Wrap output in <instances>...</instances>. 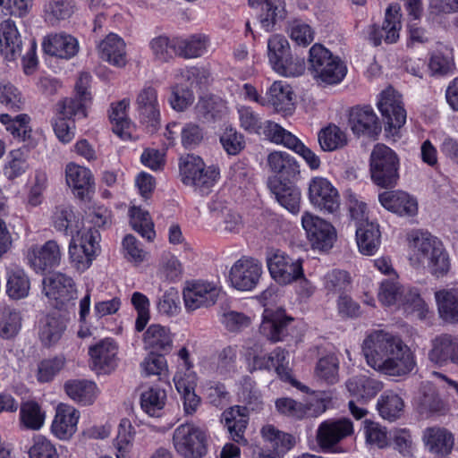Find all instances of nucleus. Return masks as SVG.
<instances>
[{
	"mask_svg": "<svg viewBox=\"0 0 458 458\" xmlns=\"http://www.w3.org/2000/svg\"><path fill=\"white\" fill-rule=\"evenodd\" d=\"M400 160L397 154L385 144L374 146L369 158V172L372 181L386 188L396 183L399 178Z\"/></svg>",
	"mask_w": 458,
	"mask_h": 458,
	"instance_id": "nucleus-5",
	"label": "nucleus"
},
{
	"mask_svg": "<svg viewBox=\"0 0 458 458\" xmlns=\"http://www.w3.org/2000/svg\"><path fill=\"white\" fill-rule=\"evenodd\" d=\"M0 105L15 112L22 109L24 105L21 92L5 79H0Z\"/></svg>",
	"mask_w": 458,
	"mask_h": 458,
	"instance_id": "nucleus-63",
	"label": "nucleus"
},
{
	"mask_svg": "<svg viewBox=\"0 0 458 458\" xmlns=\"http://www.w3.org/2000/svg\"><path fill=\"white\" fill-rule=\"evenodd\" d=\"M172 440L174 450L183 458H202L207 454L208 435L192 423L179 425L174 430Z\"/></svg>",
	"mask_w": 458,
	"mask_h": 458,
	"instance_id": "nucleus-7",
	"label": "nucleus"
},
{
	"mask_svg": "<svg viewBox=\"0 0 458 458\" xmlns=\"http://www.w3.org/2000/svg\"><path fill=\"white\" fill-rule=\"evenodd\" d=\"M143 343L151 352H166L172 347L173 338L167 327L153 324L144 333Z\"/></svg>",
	"mask_w": 458,
	"mask_h": 458,
	"instance_id": "nucleus-43",
	"label": "nucleus"
},
{
	"mask_svg": "<svg viewBox=\"0 0 458 458\" xmlns=\"http://www.w3.org/2000/svg\"><path fill=\"white\" fill-rule=\"evenodd\" d=\"M136 105L140 121L152 131H156L160 123V106L157 89L152 86L144 87L137 96Z\"/></svg>",
	"mask_w": 458,
	"mask_h": 458,
	"instance_id": "nucleus-26",
	"label": "nucleus"
},
{
	"mask_svg": "<svg viewBox=\"0 0 458 458\" xmlns=\"http://www.w3.org/2000/svg\"><path fill=\"white\" fill-rule=\"evenodd\" d=\"M180 173L184 184L192 186L204 193L216 182L219 171L216 166H206L203 160L195 155L181 158Z\"/></svg>",
	"mask_w": 458,
	"mask_h": 458,
	"instance_id": "nucleus-9",
	"label": "nucleus"
},
{
	"mask_svg": "<svg viewBox=\"0 0 458 458\" xmlns=\"http://www.w3.org/2000/svg\"><path fill=\"white\" fill-rule=\"evenodd\" d=\"M318 140L322 150L335 151L347 144V135L338 126L330 124L319 131Z\"/></svg>",
	"mask_w": 458,
	"mask_h": 458,
	"instance_id": "nucleus-53",
	"label": "nucleus"
},
{
	"mask_svg": "<svg viewBox=\"0 0 458 458\" xmlns=\"http://www.w3.org/2000/svg\"><path fill=\"white\" fill-rule=\"evenodd\" d=\"M428 360L438 365L454 364L458 366V336L443 334L431 341V348L428 353Z\"/></svg>",
	"mask_w": 458,
	"mask_h": 458,
	"instance_id": "nucleus-24",
	"label": "nucleus"
},
{
	"mask_svg": "<svg viewBox=\"0 0 458 458\" xmlns=\"http://www.w3.org/2000/svg\"><path fill=\"white\" fill-rule=\"evenodd\" d=\"M264 5L265 9L260 14L259 22L262 29L269 32L277 21L285 18V3L283 0H271Z\"/></svg>",
	"mask_w": 458,
	"mask_h": 458,
	"instance_id": "nucleus-59",
	"label": "nucleus"
},
{
	"mask_svg": "<svg viewBox=\"0 0 458 458\" xmlns=\"http://www.w3.org/2000/svg\"><path fill=\"white\" fill-rule=\"evenodd\" d=\"M362 352L369 367L388 376L407 375L416 364L410 347L384 330L370 333L363 341Z\"/></svg>",
	"mask_w": 458,
	"mask_h": 458,
	"instance_id": "nucleus-1",
	"label": "nucleus"
},
{
	"mask_svg": "<svg viewBox=\"0 0 458 458\" xmlns=\"http://www.w3.org/2000/svg\"><path fill=\"white\" fill-rule=\"evenodd\" d=\"M270 169L277 174L291 176L298 172L299 165L290 154L284 151H274L267 157Z\"/></svg>",
	"mask_w": 458,
	"mask_h": 458,
	"instance_id": "nucleus-61",
	"label": "nucleus"
},
{
	"mask_svg": "<svg viewBox=\"0 0 458 458\" xmlns=\"http://www.w3.org/2000/svg\"><path fill=\"white\" fill-rule=\"evenodd\" d=\"M208 47V39L202 34L177 38V55L186 59L201 56L207 52Z\"/></svg>",
	"mask_w": 458,
	"mask_h": 458,
	"instance_id": "nucleus-50",
	"label": "nucleus"
},
{
	"mask_svg": "<svg viewBox=\"0 0 458 458\" xmlns=\"http://www.w3.org/2000/svg\"><path fill=\"white\" fill-rule=\"evenodd\" d=\"M149 48L155 59L167 62L177 55V38H170L166 36H157L149 41Z\"/></svg>",
	"mask_w": 458,
	"mask_h": 458,
	"instance_id": "nucleus-64",
	"label": "nucleus"
},
{
	"mask_svg": "<svg viewBox=\"0 0 458 458\" xmlns=\"http://www.w3.org/2000/svg\"><path fill=\"white\" fill-rule=\"evenodd\" d=\"M67 395L81 405H91L99 394L96 383L89 380H71L65 383Z\"/></svg>",
	"mask_w": 458,
	"mask_h": 458,
	"instance_id": "nucleus-38",
	"label": "nucleus"
},
{
	"mask_svg": "<svg viewBox=\"0 0 458 458\" xmlns=\"http://www.w3.org/2000/svg\"><path fill=\"white\" fill-rule=\"evenodd\" d=\"M21 328V316L10 307L0 310V337L5 340L14 338Z\"/></svg>",
	"mask_w": 458,
	"mask_h": 458,
	"instance_id": "nucleus-55",
	"label": "nucleus"
},
{
	"mask_svg": "<svg viewBox=\"0 0 458 458\" xmlns=\"http://www.w3.org/2000/svg\"><path fill=\"white\" fill-rule=\"evenodd\" d=\"M87 115L83 111V104L74 99H64L58 105V115L54 122L56 137L64 143L70 142L75 136V124L72 118H83Z\"/></svg>",
	"mask_w": 458,
	"mask_h": 458,
	"instance_id": "nucleus-17",
	"label": "nucleus"
},
{
	"mask_svg": "<svg viewBox=\"0 0 458 458\" xmlns=\"http://www.w3.org/2000/svg\"><path fill=\"white\" fill-rule=\"evenodd\" d=\"M46 54L56 58L69 60L79 51V42L73 36L65 32L52 33L46 36L42 42Z\"/></svg>",
	"mask_w": 458,
	"mask_h": 458,
	"instance_id": "nucleus-28",
	"label": "nucleus"
},
{
	"mask_svg": "<svg viewBox=\"0 0 458 458\" xmlns=\"http://www.w3.org/2000/svg\"><path fill=\"white\" fill-rule=\"evenodd\" d=\"M253 356V368L255 369H275L276 374L284 380H292L287 360V352L281 348H276L268 356H259L256 351L249 353Z\"/></svg>",
	"mask_w": 458,
	"mask_h": 458,
	"instance_id": "nucleus-33",
	"label": "nucleus"
},
{
	"mask_svg": "<svg viewBox=\"0 0 458 458\" xmlns=\"http://www.w3.org/2000/svg\"><path fill=\"white\" fill-rule=\"evenodd\" d=\"M262 439L268 444L266 448L274 451L287 453L295 445L294 437L285 432L277 429L272 424H266L260 429Z\"/></svg>",
	"mask_w": 458,
	"mask_h": 458,
	"instance_id": "nucleus-47",
	"label": "nucleus"
},
{
	"mask_svg": "<svg viewBox=\"0 0 458 458\" xmlns=\"http://www.w3.org/2000/svg\"><path fill=\"white\" fill-rule=\"evenodd\" d=\"M99 233L97 230H83L72 235L69 245V257L73 267L83 272L96 258L99 249Z\"/></svg>",
	"mask_w": 458,
	"mask_h": 458,
	"instance_id": "nucleus-12",
	"label": "nucleus"
},
{
	"mask_svg": "<svg viewBox=\"0 0 458 458\" xmlns=\"http://www.w3.org/2000/svg\"><path fill=\"white\" fill-rule=\"evenodd\" d=\"M407 240L409 259L413 267H427L437 277L449 271V256L437 237L427 231L414 230Z\"/></svg>",
	"mask_w": 458,
	"mask_h": 458,
	"instance_id": "nucleus-2",
	"label": "nucleus"
},
{
	"mask_svg": "<svg viewBox=\"0 0 458 458\" xmlns=\"http://www.w3.org/2000/svg\"><path fill=\"white\" fill-rule=\"evenodd\" d=\"M29 168L27 150L21 148L9 152L4 166V174L9 180L21 176Z\"/></svg>",
	"mask_w": 458,
	"mask_h": 458,
	"instance_id": "nucleus-58",
	"label": "nucleus"
},
{
	"mask_svg": "<svg viewBox=\"0 0 458 458\" xmlns=\"http://www.w3.org/2000/svg\"><path fill=\"white\" fill-rule=\"evenodd\" d=\"M219 293V287L213 282L204 280L187 282L182 292L185 309L193 311L212 306L216 302Z\"/></svg>",
	"mask_w": 458,
	"mask_h": 458,
	"instance_id": "nucleus-16",
	"label": "nucleus"
},
{
	"mask_svg": "<svg viewBox=\"0 0 458 458\" xmlns=\"http://www.w3.org/2000/svg\"><path fill=\"white\" fill-rule=\"evenodd\" d=\"M356 242L360 252L366 256L374 255L381 243V233L377 223L356 227Z\"/></svg>",
	"mask_w": 458,
	"mask_h": 458,
	"instance_id": "nucleus-40",
	"label": "nucleus"
},
{
	"mask_svg": "<svg viewBox=\"0 0 458 458\" xmlns=\"http://www.w3.org/2000/svg\"><path fill=\"white\" fill-rule=\"evenodd\" d=\"M178 357L181 360V369L174 377L175 388L182 401L183 411L188 415L194 414L200 405V397L195 393L197 386V375L191 370L192 363L190 360V353L186 348H182L178 352Z\"/></svg>",
	"mask_w": 458,
	"mask_h": 458,
	"instance_id": "nucleus-8",
	"label": "nucleus"
},
{
	"mask_svg": "<svg viewBox=\"0 0 458 458\" xmlns=\"http://www.w3.org/2000/svg\"><path fill=\"white\" fill-rule=\"evenodd\" d=\"M423 442L430 453L448 454L454 446V437L445 428H428L423 433Z\"/></svg>",
	"mask_w": 458,
	"mask_h": 458,
	"instance_id": "nucleus-37",
	"label": "nucleus"
},
{
	"mask_svg": "<svg viewBox=\"0 0 458 458\" xmlns=\"http://www.w3.org/2000/svg\"><path fill=\"white\" fill-rule=\"evenodd\" d=\"M66 183L80 199H84L93 186V175L89 169L75 163L65 167Z\"/></svg>",
	"mask_w": 458,
	"mask_h": 458,
	"instance_id": "nucleus-34",
	"label": "nucleus"
},
{
	"mask_svg": "<svg viewBox=\"0 0 458 458\" xmlns=\"http://www.w3.org/2000/svg\"><path fill=\"white\" fill-rule=\"evenodd\" d=\"M292 318H286L281 311L273 312L265 310L259 332L271 342H278L286 335V327Z\"/></svg>",
	"mask_w": 458,
	"mask_h": 458,
	"instance_id": "nucleus-36",
	"label": "nucleus"
},
{
	"mask_svg": "<svg viewBox=\"0 0 458 458\" xmlns=\"http://www.w3.org/2000/svg\"><path fill=\"white\" fill-rule=\"evenodd\" d=\"M99 57L116 67L126 64V45L124 40L114 33L108 34L98 45Z\"/></svg>",
	"mask_w": 458,
	"mask_h": 458,
	"instance_id": "nucleus-32",
	"label": "nucleus"
},
{
	"mask_svg": "<svg viewBox=\"0 0 458 458\" xmlns=\"http://www.w3.org/2000/svg\"><path fill=\"white\" fill-rule=\"evenodd\" d=\"M403 398L393 390L385 391L377 400V409L379 415L386 420L394 421L399 419L403 411Z\"/></svg>",
	"mask_w": 458,
	"mask_h": 458,
	"instance_id": "nucleus-46",
	"label": "nucleus"
},
{
	"mask_svg": "<svg viewBox=\"0 0 458 458\" xmlns=\"http://www.w3.org/2000/svg\"><path fill=\"white\" fill-rule=\"evenodd\" d=\"M346 387L352 396L367 403L382 390L383 383L375 377L361 374L351 377L346 382Z\"/></svg>",
	"mask_w": 458,
	"mask_h": 458,
	"instance_id": "nucleus-35",
	"label": "nucleus"
},
{
	"mask_svg": "<svg viewBox=\"0 0 458 458\" xmlns=\"http://www.w3.org/2000/svg\"><path fill=\"white\" fill-rule=\"evenodd\" d=\"M377 297L382 305L402 309L420 319L426 318L428 307L416 288L403 287L394 276L383 280Z\"/></svg>",
	"mask_w": 458,
	"mask_h": 458,
	"instance_id": "nucleus-3",
	"label": "nucleus"
},
{
	"mask_svg": "<svg viewBox=\"0 0 458 458\" xmlns=\"http://www.w3.org/2000/svg\"><path fill=\"white\" fill-rule=\"evenodd\" d=\"M26 258L34 271L42 273L59 265L62 251L55 241H47L44 245L30 248Z\"/></svg>",
	"mask_w": 458,
	"mask_h": 458,
	"instance_id": "nucleus-23",
	"label": "nucleus"
},
{
	"mask_svg": "<svg viewBox=\"0 0 458 458\" xmlns=\"http://www.w3.org/2000/svg\"><path fill=\"white\" fill-rule=\"evenodd\" d=\"M259 135H263L271 142L284 145L290 148L293 142H296V136L284 129L278 123L272 121H265L262 124Z\"/></svg>",
	"mask_w": 458,
	"mask_h": 458,
	"instance_id": "nucleus-60",
	"label": "nucleus"
},
{
	"mask_svg": "<svg viewBox=\"0 0 458 458\" xmlns=\"http://www.w3.org/2000/svg\"><path fill=\"white\" fill-rule=\"evenodd\" d=\"M435 298L440 317L447 322H458V288L437 291Z\"/></svg>",
	"mask_w": 458,
	"mask_h": 458,
	"instance_id": "nucleus-45",
	"label": "nucleus"
},
{
	"mask_svg": "<svg viewBox=\"0 0 458 458\" xmlns=\"http://www.w3.org/2000/svg\"><path fill=\"white\" fill-rule=\"evenodd\" d=\"M30 116L21 114L12 117L8 114H0V123L5 126L6 131H10L14 138L26 141L30 137L31 130L29 127Z\"/></svg>",
	"mask_w": 458,
	"mask_h": 458,
	"instance_id": "nucleus-57",
	"label": "nucleus"
},
{
	"mask_svg": "<svg viewBox=\"0 0 458 458\" xmlns=\"http://www.w3.org/2000/svg\"><path fill=\"white\" fill-rule=\"evenodd\" d=\"M262 274L263 267L259 259L243 256L231 267L229 280L233 288L250 292L257 287Z\"/></svg>",
	"mask_w": 458,
	"mask_h": 458,
	"instance_id": "nucleus-14",
	"label": "nucleus"
},
{
	"mask_svg": "<svg viewBox=\"0 0 458 458\" xmlns=\"http://www.w3.org/2000/svg\"><path fill=\"white\" fill-rule=\"evenodd\" d=\"M166 394L159 387L149 386L142 390L140 403L143 411L151 417H159L165 407Z\"/></svg>",
	"mask_w": 458,
	"mask_h": 458,
	"instance_id": "nucleus-51",
	"label": "nucleus"
},
{
	"mask_svg": "<svg viewBox=\"0 0 458 458\" xmlns=\"http://www.w3.org/2000/svg\"><path fill=\"white\" fill-rule=\"evenodd\" d=\"M352 433L353 424L350 420H327L317 429V441L322 449L329 450Z\"/></svg>",
	"mask_w": 458,
	"mask_h": 458,
	"instance_id": "nucleus-21",
	"label": "nucleus"
},
{
	"mask_svg": "<svg viewBox=\"0 0 458 458\" xmlns=\"http://www.w3.org/2000/svg\"><path fill=\"white\" fill-rule=\"evenodd\" d=\"M30 281L21 267H11L6 271V294L13 300H21L29 295Z\"/></svg>",
	"mask_w": 458,
	"mask_h": 458,
	"instance_id": "nucleus-44",
	"label": "nucleus"
},
{
	"mask_svg": "<svg viewBox=\"0 0 458 458\" xmlns=\"http://www.w3.org/2000/svg\"><path fill=\"white\" fill-rule=\"evenodd\" d=\"M246 401V406L235 405L222 413V420L230 433L231 439L242 445L248 444L244 433L249 422L250 411H258L263 406L260 394L256 390L250 393Z\"/></svg>",
	"mask_w": 458,
	"mask_h": 458,
	"instance_id": "nucleus-6",
	"label": "nucleus"
},
{
	"mask_svg": "<svg viewBox=\"0 0 458 458\" xmlns=\"http://www.w3.org/2000/svg\"><path fill=\"white\" fill-rule=\"evenodd\" d=\"M349 124L356 135L375 136L380 131L378 118L370 106H356L349 114Z\"/></svg>",
	"mask_w": 458,
	"mask_h": 458,
	"instance_id": "nucleus-30",
	"label": "nucleus"
},
{
	"mask_svg": "<svg viewBox=\"0 0 458 458\" xmlns=\"http://www.w3.org/2000/svg\"><path fill=\"white\" fill-rule=\"evenodd\" d=\"M118 345L112 338H105L89 349L92 369L98 373H110L118 364Z\"/></svg>",
	"mask_w": 458,
	"mask_h": 458,
	"instance_id": "nucleus-20",
	"label": "nucleus"
},
{
	"mask_svg": "<svg viewBox=\"0 0 458 458\" xmlns=\"http://www.w3.org/2000/svg\"><path fill=\"white\" fill-rule=\"evenodd\" d=\"M54 227L65 234L74 235L79 231V219L70 207H57L53 214Z\"/></svg>",
	"mask_w": 458,
	"mask_h": 458,
	"instance_id": "nucleus-56",
	"label": "nucleus"
},
{
	"mask_svg": "<svg viewBox=\"0 0 458 458\" xmlns=\"http://www.w3.org/2000/svg\"><path fill=\"white\" fill-rule=\"evenodd\" d=\"M46 420V413L35 401H27L21 404L19 420L22 428L30 430L40 429Z\"/></svg>",
	"mask_w": 458,
	"mask_h": 458,
	"instance_id": "nucleus-48",
	"label": "nucleus"
},
{
	"mask_svg": "<svg viewBox=\"0 0 458 458\" xmlns=\"http://www.w3.org/2000/svg\"><path fill=\"white\" fill-rule=\"evenodd\" d=\"M75 11L73 0H49L45 5V20L52 25L72 17Z\"/></svg>",
	"mask_w": 458,
	"mask_h": 458,
	"instance_id": "nucleus-52",
	"label": "nucleus"
},
{
	"mask_svg": "<svg viewBox=\"0 0 458 458\" xmlns=\"http://www.w3.org/2000/svg\"><path fill=\"white\" fill-rule=\"evenodd\" d=\"M275 405L279 414L297 420H301L305 416L317 417L327 409L324 399H315L308 404H303L289 397H281L276 400Z\"/></svg>",
	"mask_w": 458,
	"mask_h": 458,
	"instance_id": "nucleus-25",
	"label": "nucleus"
},
{
	"mask_svg": "<svg viewBox=\"0 0 458 458\" xmlns=\"http://www.w3.org/2000/svg\"><path fill=\"white\" fill-rule=\"evenodd\" d=\"M267 265L271 277L280 284H289L303 275L302 261L292 259L280 250L269 253Z\"/></svg>",
	"mask_w": 458,
	"mask_h": 458,
	"instance_id": "nucleus-15",
	"label": "nucleus"
},
{
	"mask_svg": "<svg viewBox=\"0 0 458 458\" xmlns=\"http://www.w3.org/2000/svg\"><path fill=\"white\" fill-rule=\"evenodd\" d=\"M322 284L327 296H341L350 285V276L344 270L332 269L323 276Z\"/></svg>",
	"mask_w": 458,
	"mask_h": 458,
	"instance_id": "nucleus-54",
	"label": "nucleus"
},
{
	"mask_svg": "<svg viewBox=\"0 0 458 458\" xmlns=\"http://www.w3.org/2000/svg\"><path fill=\"white\" fill-rule=\"evenodd\" d=\"M377 106L384 117L386 136H399L407 118L402 96L393 87H387L377 96Z\"/></svg>",
	"mask_w": 458,
	"mask_h": 458,
	"instance_id": "nucleus-10",
	"label": "nucleus"
},
{
	"mask_svg": "<svg viewBox=\"0 0 458 458\" xmlns=\"http://www.w3.org/2000/svg\"><path fill=\"white\" fill-rule=\"evenodd\" d=\"M64 319L56 313L45 316L39 321L38 335L40 341L46 346L56 344L65 331Z\"/></svg>",
	"mask_w": 458,
	"mask_h": 458,
	"instance_id": "nucleus-39",
	"label": "nucleus"
},
{
	"mask_svg": "<svg viewBox=\"0 0 458 458\" xmlns=\"http://www.w3.org/2000/svg\"><path fill=\"white\" fill-rule=\"evenodd\" d=\"M270 190L277 202L293 214L300 211L301 194L300 190L293 186L275 180L270 182Z\"/></svg>",
	"mask_w": 458,
	"mask_h": 458,
	"instance_id": "nucleus-41",
	"label": "nucleus"
},
{
	"mask_svg": "<svg viewBox=\"0 0 458 458\" xmlns=\"http://www.w3.org/2000/svg\"><path fill=\"white\" fill-rule=\"evenodd\" d=\"M43 292L49 300L56 302V307H61L76 298L73 280L62 273H55L44 278Z\"/></svg>",
	"mask_w": 458,
	"mask_h": 458,
	"instance_id": "nucleus-22",
	"label": "nucleus"
},
{
	"mask_svg": "<svg viewBox=\"0 0 458 458\" xmlns=\"http://www.w3.org/2000/svg\"><path fill=\"white\" fill-rule=\"evenodd\" d=\"M130 223L136 232L148 241L155 236L154 225L148 211L138 207H131L129 211Z\"/></svg>",
	"mask_w": 458,
	"mask_h": 458,
	"instance_id": "nucleus-62",
	"label": "nucleus"
},
{
	"mask_svg": "<svg viewBox=\"0 0 458 458\" xmlns=\"http://www.w3.org/2000/svg\"><path fill=\"white\" fill-rule=\"evenodd\" d=\"M380 204L400 216H414L418 213V201L403 191H384L378 195Z\"/></svg>",
	"mask_w": 458,
	"mask_h": 458,
	"instance_id": "nucleus-27",
	"label": "nucleus"
},
{
	"mask_svg": "<svg viewBox=\"0 0 458 458\" xmlns=\"http://www.w3.org/2000/svg\"><path fill=\"white\" fill-rule=\"evenodd\" d=\"M309 199L315 208L328 213L335 212L340 206L338 191L324 177H314L310 180Z\"/></svg>",
	"mask_w": 458,
	"mask_h": 458,
	"instance_id": "nucleus-19",
	"label": "nucleus"
},
{
	"mask_svg": "<svg viewBox=\"0 0 458 458\" xmlns=\"http://www.w3.org/2000/svg\"><path fill=\"white\" fill-rule=\"evenodd\" d=\"M401 28V15L398 9L395 6H389L386 10L382 27L370 25L364 30L363 35L375 47L381 45L382 42L394 44L399 39Z\"/></svg>",
	"mask_w": 458,
	"mask_h": 458,
	"instance_id": "nucleus-18",
	"label": "nucleus"
},
{
	"mask_svg": "<svg viewBox=\"0 0 458 458\" xmlns=\"http://www.w3.org/2000/svg\"><path fill=\"white\" fill-rule=\"evenodd\" d=\"M266 95L267 104L272 105L277 112L290 110L293 106V92L290 86L283 81H274Z\"/></svg>",
	"mask_w": 458,
	"mask_h": 458,
	"instance_id": "nucleus-49",
	"label": "nucleus"
},
{
	"mask_svg": "<svg viewBox=\"0 0 458 458\" xmlns=\"http://www.w3.org/2000/svg\"><path fill=\"white\" fill-rule=\"evenodd\" d=\"M267 56L272 69L282 76H300L305 70L302 60L291 58L289 43L282 35H273L268 39Z\"/></svg>",
	"mask_w": 458,
	"mask_h": 458,
	"instance_id": "nucleus-11",
	"label": "nucleus"
},
{
	"mask_svg": "<svg viewBox=\"0 0 458 458\" xmlns=\"http://www.w3.org/2000/svg\"><path fill=\"white\" fill-rule=\"evenodd\" d=\"M22 40L15 22L10 19L0 23V54L8 61L21 54Z\"/></svg>",
	"mask_w": 458,
	"mask_h": 458,
	"instance_id": "nucleus-31",
	"label": "nucleus"
},
{
	"mask_svg": "<svg viewBox=\"0 0 458 458\" xmlns=\"http://www.w3.org/2000/svg\"><path fill=\"white\" fill-rule=\"evenodd\" d=\"M309 61L312 76L318 83L338 84L346 75L345 64L322 45L315 44L310 49Z\"/></svg>",
	"mask_w": 458,
	"mask_h": 458,
	"instance_id": "nucleus-4",
	"label": "nucleus"
},
{
	"mask_svg": "<svg viewBox=\"0 0 458 458\" xmlns=\"http://www.w3.org/2000/svg\"><path fill=\"white\" fill-rule=\"evenodd\" d=\"M79 419L80 411L73 406L60 403L55 409L51 431L57 438L67 440L76 432Z\"/></svg>",
	"mask_w": 458,
	"mask_h": 458,
	"instance_id": "nucleus-29",
	"label": "nucleus"
},
{
	"mask_svg": "<svg viewBox=\"0 0 458 458\" xmlns=\"http://www.w3.org/2000/svg\"><path fill=\"white\" fill-rule=\"evenodd\" d=\"M130 106V100L123 98L112 105L109 118L113 124V131L123 140L131 138L134 125L127 117V110Z\"/></svg>",
	"mask_w": 458,
	"mask_h": 458,
	"instance_id": "nucleus-42",
	"label": "nucleus"
},
{
	"mask_svg": "<svg viewBox=\"0 0 458 458\" xmlns=\"http://www.w3.org/2000/svg\"><path fill=\"white\" fill-rule=\"evenodd\" d=\"M301 226L313 250L327 251L332 249L337 235L329 222L310 212H304L301 216Z\"/></svg>",
	"mask_w": 458,
	"mask_h": 458,
	"instance_id": "nucleus-13",
	"label": "nucleus"
}]
</instances>
